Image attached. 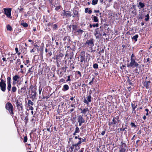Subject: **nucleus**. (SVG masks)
I'll use <instances>...</instances> for the list:
<instances>
[{"instance_id": "nucleus-24", "label": "nucleus", "mask_w": 152, "mask_h": 152, "mask_svg": "<svg viewBox=\"0 0 152 152\" xmlns=\"http://www.w3.org/2000/svg\"><path fill=\"white\" fill-rule=\"evenodd\" d=\"M34 66H32L30 68H29L28 71L27 75H28L29 76L33 74L34 72Z\"/></svg>"}, {"instance_id": "nucleus-1", "label": "nucleus", "mask_w": 152, "mask_h": 152, "mask_svg": "<svg viewBox=\"0 0 152 152\" xmlns=\"http://www.w3.org/2000/svg\"><path fill=\"white\" fill-rule=\"evenodd\" d=\"M78 61H79L80 66L84 68L85 66V62H86L85 52V51H82L80 53L79 57H77Z\"/></svg>"}, {"instance_id": "nucleus-8", "label": "nucleus", "mask_w": 152, "mask_h": 152, "mask_svg": "<svg viewBox=\"0 0 152 152\" xmlns=\"http://www.w3.org/2000/svg\"><path fill=\"white\" fill-rule=\"evenodd\" d=\"M4 13L5 15L8 18H11L12 16H11V12L12 8H11L7 7L3 9Z\"/></svg>"}, {"instance_id": "nucleus-11", "label": "nucleus", "mask_w": 152, "mask_h": 152, "mask_svg": "<svg viewBox=\"0 0 152 152\" xmlns=\"http://www.w3.org/2000/svg\"><path fill=\"white\" fill-rule=\"evenodd\" d=\"M0 88L2 91L5 92V91L6 84L5 81L3 79H0Z\"/></svg>"}, {"instance_id": "nucleus-22", "label": "nucleus", "mask_w": 152, "mask_h": 152, "mask_svg": "<svg viewBox=\"0 0 152 152\" xmlns=\"http://www.w3.org/2000/svg\"><path fill=\"white\" fill-rule=\"evenodd\" d=\"M27 87L25 86H24L22 87L20 89V91H18L19 94H21L22 95H25L26 93V88Z\"/></svg>"}, {"instance_id": "nucleus-30", "label": "nucleus", "mask_w": 152, "mask_h": 152, "mask_svg": "<svg viewBox=\"0 0 152 152\" xmlns=\"http://www.w3.org/2000/svg\"><path fill=\"white\" fill-rule=\"evenodd\" d=\"M67 48H68V49L67 51H69V52H73L75 50V48L74 46L73 47V48H72L69 46H68Z\"/></svg>"}, {"instance_id": "nucleus-4", "label": "nucleus", "mask_w": 152, "mask_h": 152, "mask_svg": "<svg viewBox=\"0 0 152 152\" xmlns=\"http://www.w3.org/2000/svg\"><path fill=\"white\" fill-rule=\"evenodd\" d=\"M87 135H86L85 137H83L82 140H76L73 139V144L76 145V147H77L80 148V144L83 142H86L87 141Z\"/></svg>"}, {"instance_id": "nucleus-43", "label": "nucleus", "mask_w": 152, "mask_h": 152, "mask_svg": "<svg viewBox=\"0 0 152 152\" xmlns=\"http://www.w3.org/2000/svg\"><path fill=\"white\" fill-rule=\"evenodd\" d=\"M34 105L33 102H32L31 101L29 100L28 101V106H32Z\"/></svg>"}, {"instance_id": "nucleus-6", "label": "nucleus", "mask_w": 152, "mask_h": 152, "mask_svg": "<svg viewBox=\"0 0 152 152\" xmlns=\"http://www.w3.org/2000/svg\"><path fill=\"white\" fill-rule=\"evenodd\" d=\"M142 84L143 86L142 88H145L147 89H150L151 88V86L152 85V83L150 80H145L143 81L142 82Z\"/></svg>"}, {"instance_id": "nucleus-23", "label": "nucleus", "mask_w": 152, "mask_h": 152, "mask_svg": "<svg viewBox=\"0 0 152 152\" xmlns=\"http://www.w3.org/2000/svg\"><path fill=\"white\" fill-rule=\"evenodd\" d=\"M84 32V31L83 30L78 29L76 32H75L74 34L76 35H80L81 34Z\"/></svg>"}, {"instance_id": "nucleus-13", "label": "nucleus", "mask_w": 152, "mask_h": 152, "mask_svg": "<svg viewBox=\"0 0 152 152\" xmlns=\"http://www.w3.org/2000/svg\"><path fill=\"white\" fill-rule=\"evenodd\" d=\"M15 102L16 107L18 111H23V109L22 102H19L18 99H17Z\"/></svg>"}, {"instance_id": "nucleus-56", "label": "nucleus", "mask_w": 152, "mask_h": 152, "mask_svg": "<svg viewBox=\"0 0 152 152\" xmlns=\"http://www.w3.org/2000/svg\"><path fill=\"white\" fill-rule=\"evenodd\" d=\"M42 90V87L41 86V85H40L39 88V94L40 95L41 94V92Z\"/></svg>"}, {"instance_id": "nucleus-26", "label": "nucleus", "mask_w": 152, "mask_h": 152, "mask_svg": "<svg viewBox=\"0 0 152 152\" xmlns=\"http://www.w3.org/2000/svg\"><path fill=\"white\" fill-rule=\"evenodd\" d=\"M151 60V58H149V56L147 55L144 59V63H148V64H150V61Z\"/></svg>"}, {"instance_id": "nucleus-44", "label": "nucleus", "mask_w": 152, "mask_h": 152, "mask_svg": "<svg viewBox=\"0 0 152 152\" xmlns=\"http://www.w3.org/2000/svg\"><path fill=\"white\" fill-rule=\"evenodd\" d=\"M93 21L94 22H98L99 21L98 18L97 17L94 16L93 17Z\"/></svg>"}, {"instance_id": "nucleus-64", "label": "nucleus", "mask_w": 152, "mask_h": 152, "mask_svg": "<svg viewBox=\"0 0 152 152\" xmlns=\"http://www.w3.org/2000/svg\"><path fill=\"white\" fill-rule=\"evenodd\" d=\"M52 53L51 51H50V52H49L48 53L46 54V56L50 57L52 55Z\"/></svg>"}, {"instance_id": "nucleus-42", "label": "nucleus", "mask_w": 152, "mask_h": 152, "mask_svg": "<svg viewBox=\"0 0 152 152\" xmlns=\"http://www.w3.org/2000/svg\"><path fill=\"white\" fill-rule=\"evenodd\" d=\"M143 17L142 16V12H139L138 14V18L139 19H143Z\"/></svg>"}, {"instance_id": "nucleus-40", "label": "nucleus", "mask_w": 152, "mask_h": 152, "mask_svg": "<svg viewBox=\"0 0 152 152\" xmlns=\"http://www.w3.org/2000/svg\"><path fill=\"white\" fill-rule=\"evenodd\" d=\"M61 15L63 17V18H66V11L64 10H63V12L61 14Z\"/></svg>"}, {"instance_id": "nucleus-62", "label": "nucleus", "mask_w": 152, "mask_h": 152, "mask_svg": "<svg viewBox=\"0 0 152 152\" xmlns=\"http://www.w3.org/2000/svg\"><path fill=\"white\" fill-rule=\"evenodd\" d=\"M146 80H151L152 81V77H150V76H146L145 77Z\"/></svg>"}, {"instance_id": "nucleus-47", "label": "nucleus", "mask_w": 152, "mask_h": 152, "mask_svg": "<svg viewBox=\"0 0 152 152\" xmlns=\"http://www.w3.org/2000/svg\"><path fill=\"white\" fill-rule=\"evenodd\" d=\"M130 125L132 128L134 127V128H136L137 127V125H136L134 123L131 122L130 124Z\"/></svg>"}, {"instance_id": "nucleus-29", "label": "nucleus", "mask_w": 152, "mask_h": 152, "mask_svg": "<svg viewBox=\"0 0 152 152\" xmlns=\"http://www.w3.org/2000/svg\"><path fill=\"white\" fill-rule=\"evenodd\" d=\"M136 56L133 53H132L130 56V61H136Z\"/></svg>"}, {"instance_id": "nucleus-25", "label": "nucleus", "mask_w": 152, "mask_h": 152, "mask_svg": "<svg viewBox=\"0 0 152 152\" xmlns=\"http://www.w3.org/2000/svg\"><path fill=\"white\" fill-rule=\"evenodd\" d=\"M145 6V3H142L141 1L139 2L138 3H137V7L140 9L144 7Z\"/></svg>"}, {"instance_id": "nucleus-17", "label": "nucleus", "mask_w": 152, "mask_h": 152, "mask_svg": "<svg viewBox=\"0 0 152 152\" xmlns=\"http://www.w3.org/2000/svg\"><path fill=\"white\" fill-rule=\"evenodd\" d=\"M20 78V77L19 75H15L13 77L12 79L13 80L12 82V84L15 85L16 83H18L19 81V80Z\"/></svg>"}, {"instance_id": "nucleus-55", "label": "nucleus", "mask_w": 152, "mask_h": 152, "mask_svg": "<svg viewBox=\"0 0 152 152\" xmlns=\"http://www.w3.org/2000/svg\"><path fill=\"white\" fill-rule=\"evenodd\" d=\"M7 84L11 83V78L10 76L8 77L7 78Z\"/></svg>"}, {"instance_id": "nucleus-53", "label": "nucleus", "mask_w": 152, "mask_h": 152, "mask_svg": "<svg viewBox=\"0 0 152 152\" xmlns=\"http://www.w3.org/2000/svg\"><path fill=\"white\" fill-rule=\"evenodd\" d=\"M80 132V130H79V128L77 126L76 127L75 129V133H78Z\"/></svg>"}, {"instance_id": "nucleus-60", "label": "nucleus", "mask_w": 152, "mask_h": 152, "mask_svg": "<svg viewBox=\"0 0 152 152\" xmlns=\"http://www.w3.org/2000/svg\"><path fill=\"white\" fill-rule=\"evenodd\" d=\"M28 116H26V117L25 118L24 120V122L25 123V124H26L27 123L28 121Z\"/></svg>"}, {"instance_id": "nucleus-7", "label": "nucleus", "mask_w": 152, "mask_h": 152, "mask_svg": "<svg viewBox=\"0 0 152 152\" xmlns=\"http://www.w3.org/2000/svg\"><path fill=\"white\" fill-rule=\"evenodd\" d=\"M139 65V64L136 61H130L129 63L127 64V67L129 68H137Z\"/></svg>"}, {"instance_id": "nucleus-37", "label": "nucleus", "mask_w": 152, "mask_h": 152, "mask_svg": "<svg viewBox=\"0 0 152 152\" xmlns=\"http://www.w3.org/2000/svg\"><path fill=\"white\" fill-rule=\"evenodd\" d=\"M85 12L86 13L88 12L89 14H90L92 13V11L91 10H89L88 8H87L85 9Z\"/></svg>"}, {"instance_id": "nucleus-21", "label": "nucleus", "mask_w": 152, "mask_h": 152, "mask_svg": "<svg viewBox=\"0 0 152 152\" xmlns=\"http://www.w3.org/2000/svg\"><path fill=\"white\" fill-rule=\"evenodd\" d=\"M69 56V58L70 59H72L74 56V53L73 52H69V51H67L65 54V57Z\"/></svg>"}, {"instance_id": "nucleus-32", "label": "nucleus", "mask_w": 152, "mask_h": 152, "mask_svg": "<svg viewBox=\"0 0 152 152\" xmlns=\"http://www.w3.org/2000/svg\"><path fill=\"white\" fill-rule=\"evenodd\" d=\"M71 12L69 11H66V18L67 17H70L72 16Z\"/></svg>"}, {"instance_id": "nucleus-9", "label": "nucleus", "mask_w": 152, "mask_h": 152, "mask_svg": "<svg viewBox=\"0 0 152 152\" xmlns=\"http://www.w3.org/2000/svg\"><path fill=\"white\" fill-rule=\"evenodd\" d=\"M37 88L36 87L33 86L31 88V96L30 97V98L32 100V101L34 100V99L36 98L37 93L36 92Z\"/></svg>"}, {"instance_id": "nucleus-63", "label": "nucleus", "mask_w": 152, "mask_h": 152, "mask_svg": "<svg viewBox=\"0 0 152 152\" xmlns=\"http://www.w3.org/2000/svg\"><path fill=\"white\" fill-rule=\"evenodd\" d=\"M126 151V149L123 148H120L119 150V152H125Z\"/></svg>"}, {"instance_id": "nucleus-19", "label": "nucleus", "mask_w": 152, "mask_h": 152, "mask_svg": "<svg viewBox=\"0 0 152 152\" xmlns=\"http://www.w3.org/2000/svg\"><path fill=\"white\" fill-rule=\"evenodd\" d=\"M92 97L91 95H88L87 96V99H84L83 102H84L88 105L89 103L91 102Z\"/></svg>"}, {"instance_id": "nucleus-50", "label": "nucleus", "mask_w": 152, "mask_h": 152, "mask_svg": "<svg viewBox=\"0 0 152 152\" xmlns=\"http://www.w3.org/2000/svg\"><path fill=\"white\" fill-rule=\"evenodd\" d=\"M70 107H73L74 108H75L76 107V103L75 102H73L71 104Z\"/></svg>"}, {"instance_id": "nucleus-33", "label": "nucleus", "mask_w": 152, "mask_h": 152, "mask_svg": "<svg viewBox=\"0 0 152 152\" xmlns=\"http://www.w3.org/2000/svg\"><path fill=\"white\" fill-rule=\"evenodd\" d=\"M52 30L53 31L56 30L58 28V25L57 23L53 25L52 26Z\"/></svg>"}, {"instance_id": "nucleus-2", "label": "nucleus", "mask_w": 152, "mask_h": 152, "mask_svg": "<svg viewBox=\"0 0 152 152\" xmlns=\"http://www.w3.org/2000/svg\"><path fill=\"white\" fill-rule=\"evenodd\" d=\"M94 35L96 38H99L102 36H105L106 34L104 32L103 26H100L95 30Z\"/></svg>"}, {"instance_id": "nucleus-28", "label": "nucleus", "mask_w": 152, "mask_h": 152, "mask_svg": "<svg viewBox=\"0 0 152 152\" xmlns=\"http://www.w3.org/2000/svg\"><path fill=\"white\" fill-rule=\"evenodd\" d=\"M69 88V86L68 85L65 84L63 86L62 90L63 91H65L68 90Z\"/></svg>"}, {"instance_id": "nucleus-61", "label": "nucleus", "mask_w": 152, "mask_h": 152, "mask_svg": "<svg viewBox=\"0 0 152 152\" xmlns=\"http://www.w3.org/2000/svg\"><path fill=\"white\" fill-rule=\"evenodd\" d=\"M61 7V5H59V6H57L55 8V10L56 11H58V10L60 9Z\"/></svg>"}, {"instance_id": "nucleus-16", "label": "nucleus", "mask_w": 152, "mask_h": 152, "mask_svg": "<svg viewBox=\"0 0 152 152\" xmlns=\"http://www.w3.org/2000/svg\"><path fill=\"white\" fill-rule=\"evenodd\" d=\"M78 118L77 122L79 123V126H81L83 123L85 122V121L83 118V115H80L77 116Z\"/></svg>"}, {"instance_id": "nucleus-27", "label": "nucleus", "mask_w": 152, "mask_h": 152, "mask_svg": "<svg viewBox=\"0 0 152 152\" xmlns=\"http://www.w3.org/2000/svg\"><path fill=\"white\" fill-rule=\"evenodd\" d=\"M72 31L74 33V34H75V32L78 29V26L77 25H72Z\"/></svg>"}, {"instance_id": "nucleus-36", "label": "nucleus", "mask_w": 152, "mask_h": 152, "mask_svg": "<svg viewBox=\"0 0 152 152\" xmlns=\"http://www.w3.org/2000/svg\"><path fill=\"white\" fill-rule=\"evenodd\" d=\"M20 25L23 26L25 28L27 27L28 26V24L26 22L22 23V21L21 23H20Z\"/></svg>"}, {"instance_id": "nucleus-5", "label": "nucleus", "mask_w": 152, "mask_h": 152, "mask_svg": "<svg viewBox=\"0 0 152 152\" xmlns=\"http://www.w3.org/2000/svg\"><path fill=\"white\" fill-rule=\"evenodd\" d=\"M5 108L10 115H13L14 114V107L10 102H7L5 104Z\"/></svg>"}, {"instance_id": "nucleus-46", "label": "nucleus", "mask_w": 152, "mask_h": 152, "mask_svg": "<svg viewBox=\"0 0 152 152\" xmlns=\"http://www.w3.org/2000/svg\"><path fill=\"white\" fill-rule=\"evenodd\" d=\"M145 17H146V18H145V20L146 21H148L150 18L149 13L148 12V14H147L146 15H145Z\"/></svg>"}, {"instance_id": "nucleus-18", "label": "nucleus", "mask_w": 152, "mask_h": 152, "mask_svg": "<svg viewBox=\"0 0 152 152\" xmlns=\"http://www.w3.org/2000/svg\"><path fill=\"white\" fill-rule=\"evenodd\" d=\"M79 110H81L80 113H82L84 115L86 114L87 112H89V110L88 107L84 108L83 107H81L79 109Z\"/></svg>"}, {"instance_id": "nucleus-3", "label": "nucleus", "mask_w": 152, "mask_h": 152, "mask_svg": "<svg viewBox=\"0 0 152 152\" xmlns=\"http://www.w3.org/2000/svg\"><path fill=\"white\" fill-rule=\"evenodd\" d=\"M120 122V115H118L115 117H113L112 121L108 122V125L110 127L113 126L114 127V125H117Z\"/></svg>"}, {"instance_id": "nucleus-15", "label": "nucleus", "mask_w": 152, "mask_h": 152, "mask_svg": "<svg viewBox=\"0 0 152 152\" xmlns=\"http://www.w3.org/2000/svg\"><path fill=\"white\" fill-rule=\"evenodd\" d=\"M73 15H72L73 18L76 17L78 19L79 18V8L77 7H74L72 10Z\"/></svg>"}, {"instance_id": "nucleus-58", "label": "nucleus", "mask_w": 152, "mask_h": 152, "mask_svg": "<svg viewBox=\"0 0 152 152\" xmlns=\"http://www.w3.org/2000/svg\"><path fill=\"white\" fill-rule=\"evenodd\" d=\"M16 63L18 64V65H20L21 64L20 60L19 58H18L17 59Z\"/></svg>"}, {"instance_id": "nucleus-38", "label": "nucleus", "mask_w": 152, "mask_h": 152, "mask_svg": "<svg viewBox=\"0 0 152 152\" xmlns=\"http://www.w3.org/2000/svg\"><path fill=\"white\" fill-rule=\"evenodd\" d=\"M52 126V125L50 122L48 121L47 122L46 124V128H50Z\"/></svg>"}, {"instance_id": "nucleus-41", "label": "nucleus", "mask_w": 152, "mask_h": 152, "mask_svg": "<svg viewBox=\"0 0 152 152\" xmlns=\"http://www.w3.org/2000/svg\"><path fill=\"white\" fill-rule=\"evenodd\" d=\"M11 83H8L7 84V88L8 90V92H9L11 91Z\"/></svg>"}, {"instance_id": "nucleus-48", "label": "nucleus", "mask_w": 152, "mask_h": 152, "mask_svg": "<svg viewBox=\"0 0 152 152\" xmlns=\"http://www.w3.org/2000/svg\"><path fill=\"white\" fill-rule=\"evenodd\" d=\"M43 69L42 68V69H39L38 70V74L39 75H41L42 74V72Z\"/></svg>"}, {"instance_id": "nucleus-12", "label": "nucleus", "mask_w": 152, "mask_h": 152, "mask_svg": "<svg viewBox=\"0 0 152 152\" xmlns=\"http://www.w3.org/2000/svg\"><path fill=\"white\" fill-rule=\"evenodd\" d=\"M41 65L42 69H43L44 74L46 75L49 72L50 70L49 67L48 66L46 63L45 62L42 63Z\"/></svg>"}, {"instance_id": "nucleus-31", "label": "nucleus", "mask_w": 152, "mask_h": 152, "mask_svg": "<svg viewBox=\"0 0 152 152\" xmlns=\"http://www.w3.org/2000/svg\"><path fill=\"white\" fill-rule=\"evenodd\" d=\"M121 147L120 148H123L124 149H126L127 147V145L126 143L124 142L123 141L121 142Z\"/></svg>"}, {"instance_id": "nucleus-10", "label": "nucleus", "mask_w": 152, "mask_h": 152, "mask_svg": "<svg viewBox=\"0 0 152 152\" xmlns=\"http://www.w3.org/2000/svg\"><path fill=\"white\" fill-rule=\"evenodd\" d=\"M85 45L87 47H89L90 49H92L94 46V39L93 38H91L89 40L86 41V42L85 43Z\"/></svg>"}, {"instance_id": "nucleus-39", "label": "nucleus", "mask_w": 152, "mask_h": 152, "mask_svg": "<svg viewBox=\"0 0 152 152\" xmlns=\"http://www.w3.org/2000/svg\"><path fill=\"white\" fill-rule=\"evenodd\" d=\"M70 39V37L69 36H66L64 37L63 40L64 41H65L66 39H67V40H68L69 41H71Z\"/></svg>"}, {"instance_id": "nucleus-49", "label": "nucleus", "mask_w": 152, "mask_h": 152, "mask_svg": "<svg viewBox=\"0 0 152 152\" xmlns=\"http://www.w3.org/2000/svg\"><path fill=\"white\" fill-rule=\"evenodd\" d=\"M131 104L132 107L135 108H136L137 107V104H135V103L133 104L132 102Z\"/></svg>"}, {"instance_id": "nucleus-35", "label": "nucleus", "mask_w": 152, "mask_h": 152, "mask_svg": "<svg viewBox=\"0 0 152 152\" xmlns=\"http://www.w3.org/2000/svg\"><path fill=\"white\" fill-rule=\"evenodd\" d=\"M139 37V36L138 34H136L134 36H133V37L132 38V39L133 40H134L135 42H136L137 40V38Z\"/></svg>"}, {"instance_id": "nucleus-59", "label": "nucleus", "mask_w": 152, "mask_h": 152, "mask_svg": "<svg viewBox=\"0 0 152 152\" xmlns=\"http://www.w3.org/2000/svg\"><path fill=\"white\" fill-rule=\"evenodd\" d=\"M98 65L97 63L94 64L93 65V67L95 69H96L98 68Z\"/></svg>"}, {"instance_id": "nucleus-14", "label": "nucleus", "mask_w": 152, "mask_h": 152, "mask_svg": "<svg viewBox=\"0 0 152 152\" xmlns=\"http://www.w3.org/2000/svg\"><path fill=\"white\" fill-rule=\"evenodd\" d=\"M80 149V147H76V145L73 144H72V145L71 146L69 149L67 151V152H72L73 151L74 152H75L77 151Z\"/></svg>"}, {"instance_id": "nucleus-34", "label": "nucleus", "mask_w": 152, "mask_h": 152, "mask_svg": "<svg viewBox=\"0 0 152 152\" xmlns=\"http://www.w3.org/2000/svg\"><path fill=\"white\" fill-rule=\"evenodd\" d=\"M67 67L66 66V65H65L64 66H62L61 69L62 70V72H63L64 73H65L66 72V69Z\"/></svg>"}, {"instance_id": "nucleus-45", "label": "nucleus", "mask_w": 152, "mask_h": 152, "mask_svg": "<svg viewBox=\"0 0 152 152\" xmlns=\"http://www.w3.org/2000/svg\"><path fill=\"white\" fill-rule=\"evenodd\" d=\"M7 31H11L12 30V27L11 26L10 24L7 25Z\"/></svg>"}, {"instance_id": "nucleus-51", "label": "nucleus", "mask_w": 152, "mask_h": 152, "mask_svg": "<svg viewBox=\"0 0 152 152\" xmlns=\"http://www.w3.org/2000/svg\"><path fill=\"white\" fill-rule=\"evenodd\" d=\"M81 85V82L78 83L77 84V85L75 86V88L77 89V88H79L80 87V86Z\"/></svg>"}, {"instance_id": "nucleus-20", "label": "nucleus", "mask_w": 152, "mask_h": 152, "mask_svg": "<svg viewBox=\"0 0 152 152\" xmlns=\"http://www.w3.org/2000/svg\"><path fill=\"white\" fill-rule=\"evenodd\" d=\"M64 54L61 53H59L58 55H56V61H59V62H61V60L62 57L64 56Z\"/></svg>"}, {"instance_id": "nucleus-57", "label": "nucleus", "mask_w": 152, "mask_h": 152, "mask_svg": "<svg viewBox=\"0 0 152 152\" xmlns=\"http://www.w3.org/2000/svg\"><path fill=\"white\" fill-rule=\"evenodd\" d=\"M55 42H56V46H55L56 48H57L60 49V47L59 46V43L58 42L56 41V40L55 41Z\"/></svg>"}, {"instance_id": "nucleus-54", "label": "nucleus", "mask_w": 152, "mask_h": 152, "mask_svg": "<svg viewBox=\"0 0 152 152\" xmlns=\"http://www.w3.org/2000/svg\"><path fill=\"white\" fill-rule=\"evenodd\" d=\"M17 90V88L15 86H13L12 88V91L13 93L15 92Z\"/></svg>"}, {"instance_id": "nucleus-52", "label": "nucleus", "mask_w": 152, "mask_h": 152, "mask_svg": "<svg viewBox=\"0 0 152 152\" xmlns=\"http://www.w3.org/2000/svg\"><path fill=\"white\" fill-rule=\"evenodd\" d=\"M98 0H93L92 1V4L93 5L96 4L98 3Z\"/></svg>"}]
</instances>
